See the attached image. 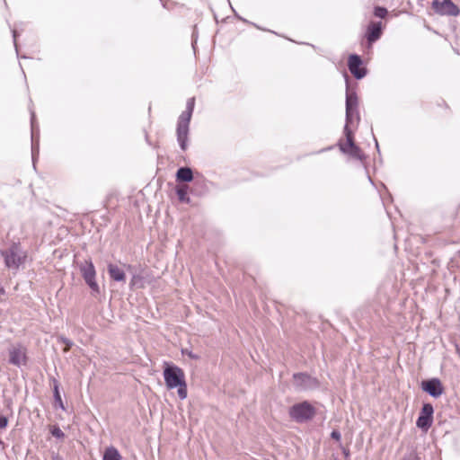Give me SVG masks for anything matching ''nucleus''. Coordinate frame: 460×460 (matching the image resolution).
<instances>
[{
    "mask_svg": "<svg viewBox=\"0 0 460 460\" xmlns=\"http://www.w3.org/2000/svg\"><path fill=\"white\" fill-rule=\"evenodd\" d=\"M54 399L56 406L65 410V406L58 389V383L57 381H54Z\"/></svg>",
    "mask_w": 460,
    "mask_h": 460,
    "instance_id": "19",
    "label": "nucleus"
},
{
    "mask_svg": "<svg viewBox=\"0 0 460 460\" xmlns=\"http://www.w3.org/2000/svg\"><path fill=\"white\" fill-rule=\"evenodd\" d=\"M141 280V277L138 276V275H133L132 279H131V282L130 284L132 286H136L138 284V282Z\"/></svg>",
    "mask_w": 460,
    "mask_h": 460,
    "instance_id": "25",
    "label": "nucleus"
},
{
    "mask_svg": "<svg viewBox=\"0 0 460 460\" xmlns=\"http://www.w3.org/2000/svg\"><path fill=\"white\" fill-rule=\"evenodd\" d=\"M360 120L358 113V99L357 93L347 87L346 90V123L344 137L339 140L340 150L351 158L362 161L365 157L362 150L355 144L354 130Z\"/></svg>",
    "mask_w": 460,
    "mask_h": 460,
    "instance_id": "1",
    "label": "nucleus"
},
{
    "mask_svg": "<svg viewBox=\"0 0 460 460\" xmlns=\"http://www.w3.org/2000/svg\"><path fill=\"white\" fill-rule=\"evenodd\" d=\"M402 460H420V459L414 452H411V453L405 455Z\"/></svg>",
    "mask_w": 460,
    "mask_h": 460,
    "instance_id": "22",
    "label": "nucleus"
},
{
    "mask_svg": "<svg viewBox=\"0 0 460 460\" xmlns=\"http://www.w3.org/2000/svg\"><path fill=\"white\" fill-rule=\"evenodd\" d=\"M344 454H345L346 456H349V452L346 449H344Z\"/></svg>",
    "mask_w": 460,
    "mask_h": 460,
    "instance_id": "29",
    "label": "nucleus"
},
{
    "mask_svg": "<svg viewBox=\"0 0 460 460\" xmlns=\"http://www.w3.org/2000/svg\"><path fill=\"white\" fill-rule=\"evenodd\" d=\"M182 354L187 355L188 357H190V358H192V359H198V358H199V356H198V355H196V354L192 353V351L188 350L187 349H182Z\"/></svg>",
    "mask_w": 460,
    "mask_h": 460,
    "instance_id": "23",
    "label": "nucleus"
},
{
    "mask_svg": "<svg viewBox=\"0 0 460 460\" xmlns=\"http://www.w3.org/2000/svg\"><path fill=\"white\" fill-rule=\"evenodd\" d=\"M8 420L4 416H0V429H4L7 426Z\"/></svg>",
    "mask_w": 460,
    "mask_h": 460,
    "instance_id": "24",
    "label": "nucleus"
},
{
    "mask_svg": "<svg viewBox=\"0 0 460 460\" xmlns=\"http://www.w3.org/2000/svg\"><path fill=\"white\" fill-rule=\"evenodd\" d=\"M50 433L53 437L57 438H63L65 437L64 432L60 429L58 426H53L50 429Z\"/></svg>",
    "mask_w": 460,
    "mask_h": 460,
    "instance_id": "20",
    "label": "nucleus"
},
{
    "mask_svg": "<svg viewBox=\"0 0 460 460\" xmlns=\"http://www.w3.org/2000/svg\"><path fill=\"white\" fill-rule=\"evenodd\" d=\"M31 156L33 164H35V159L36 155L39 154V128L36 126V119H35V113L33 111H31Z\"/></svg>",
    "mask_w": 460,
    "mask_h": 460,
    "instance_id": "12",
    "label": "nucleus"
},
{
    "mask_svg": "<svg viewBox=\"0 0 460 460\" xmlns=\"http://www.w3.org/2000/svg\"><path fill=\"white\" fill-rule=\"evenodd\" d=\"M420 387L434 398H438L444 392L443 385L438 378L424 380L421 382Z\"/></svg>",
    "mask_w": 460,
    "mask_h": 460,
    "instance_id": "10",
    "label": "nucleus"
},
{
    "mask_svg": "<svg viewBox=\"0 0 460 460\" xmlns=\"http://www.w3.org/2000/svg\"><path fill=\"white\" fill-rule=\"evenodd\" d=\"M331 437H332L333 439H335V440L339 441V440L341 439V436L340 431H338V430H333V431L332 432V434H331Z\"/></svg>",
    "mask_w": 460,
    "mask_h": 460,
    "instance_id": "26",
    "label": "nucleus"
},
{
    "mask_svg": "<svg viewBox=\"0 0 460 460\" xmlns=\"http://www.w3.org/2000/svg\"><path fill=\"white\" fill-rule=\"evenodd\" d=\"M9 363L21 367L26 363V349L21 344L12 345L9 349Z\"/></svg>",
    "mask_w": 460,
    "mask_h": 460,
    "instance_id": "9",
    "label": "nucleus"
},
{
    "mask_svg": "<svg viewBox=\"0 0 460 460\" xmlns=\"http://www.w3.org/2000/svg\"><path fill=\"white\" fill-rule=\"evenodd\" d=\"M176 179L179 181L190 182L193 179V172L190 167H181L176 172Z\"/></svg>",
    "mask_w": 460,
    "mask_h": 460,
    "instance_id": "16",
    "label": "nucleus"
},
{
    "mask_svg": "<svg viewBox=\"0 0 460 460\" xmlns=\"http://www.w3.org/2000/svg\"><path fill=\"white\" fill-rule=\"evenodd\" d=\"M374 14L379 18H385L387 14V10L381 6L375 7Z\"/></svg>",
    "mask_w": 460,
    "mask_h": 460,
    "instance_id": "21",
    "label": "nucleus"
},
{
    "mask_svg": "<svg viewBox=\"0 0 460 460\" xmlns=\"http://www.w3.org/2000/svg\"><path fill=\"white\" fill-rule=\"evenodd\" d=\"M314 407L307 402L294 404L289 409V416L296 422H305L314 417Z\"/></svg>",
    "mask_w": 460,
    "mask_h": 460,
    "instance_id": "5",
    "label": "nucleus"
},
{
    "mask_svg": "<svg viewBox=\"0 0 460 460\" xmlns=\"http://www.w3.org/2000/svg\"><path fill=\"white\" fill-rule=\"evenodd\" d=\"M362 60L359 56L356 54H352L349 57L348 60V67L349 72L357 78H363L367 71L364 67H361Z\"/></svg>",
    "mask_w": 460,
    "mask_h": 460,
    "instance_id": "11",
    "label": "nucleus"
},
{
    "mask_svg": "<svg viewBox=\"0 0 460 460\" xmlns=\"http://www.w3.org/2000/svg\"><path fill=\"white\" fill-rule=\"evenodd\" d=\"M13 37L14 46L17 49V45H16L17 31L15 29L13 30Z\"/></svg>",
    "mask_w": 460,
    "mask_h": 460,
    "instance_id": "28",
    "label": "nucleus"
},
{
    "mask_svg": "<svg viewBox=\"0 0 460 460\" xmlns=\"http://www.w3.org/2000/svg\"><path fill=\"white\" fill-rule=\"evenodd\" d=\"M432 7L441 15L457 16L460 13L459 8L451 0H434Z\"/></svg>",
    "mask_w": 460,
    "mask_h": 460,
    "instance_id": "7",
    "label": "nucleus"
},
{
    "mask_svg": "<svg viewBox=\"0 0 460 460\" xmlns=\"http://www.w3.org/2000/svg\"><path fill=\"white\" fill-rule=\"evenodd\" d=\"M163 375L167 388H178L177 393L180 399H186L188 393L184 371L176 365L167 364Z\"/></svg>",
    "mask_w": 460,
    "mask_h": 460,
    "instance_id": "2",
    "label": "nucleus"
},
{
    "mask_svg": "<svg viewBox=\"0 0 460 460\" xmlns=\"http://www.w3.org/2000/svg\"><path fill=\"white\" fill-rule=\"evenodd\" d=\"M4 265L13 272H17L22 265L25 263L27 252L21 247L20 243H13L8 248L0 252Z\"/></svg>",
    "mask_w": 460,
    "mask_h": 460,
    "instance_id": "4",
    "label": "nucleus"
},
{
    "mask_svg": "<svg viewBox=\"0 0 460 460\" xmlns=\"http://www.w3.org/2000/svg\"><path fill=\"white\" fill-rule=\"evenodd\" d=\"M176 193L181 202L190 203V199L188 196V186L181 185L176 188Z\"/></svg>",
    "mask_w": 460,
    "mask_h": 460,
    "instance_id": "18",
    "label": "nucleus"
},
{
    "mask_svg": "<svg viewBox=\"0 0 460 460\" xmlns=\"http://www.w3.org/2000/svg\"><path fill=\"white\" fill-rule=\"evenodd\" d=\"M376 148H378V143L376 141Z\"/></svg>",
    "mask_w": 460,
    "mask_h": 460,
    "instance_id": "30",
    "label": "nucleus"
},
{
    "mask_svg": "<svg viewBox=\"0 0 460 460\" xmlns=\"http://www.w3.org/2000/svg\"><path fill=\"white\" fill-rule=\"evenodd\" d=\"M108 273L110 278L117 282H124L126 279L125 272L118 265L113 263L108 264Z\"/></svg>",
    "mask_w": 460,
    "mask_h": 460,
    "instance_id": "15",
    "label": "nucleus"
},
{
    "mask_svg": "<svg viewBox=\"0 0 460 460\" xmlns=\"http://www.w3.org/2000/svg\"><path fill=\"white\" fill-rule=\"evenodd\" d=\"M195 99L190 98L186 103V110L179 116L176 128L177 141L182 151L188 147V136L190 122L193 113Z\"/></svg>",
    "mask_w": 460,
    "mask_h": 460,
    "instance_id": "3",
    "label": "nucleus"
},
{
    "mask_svg": "<svg viewBox=\"0 0 460 460\" xmlns=\"http://www.w3.org/2000/svg\"><path fill=\"white\" fill-rule=\"evenodd\" d=\"M80 270L84 281L92 289V292L98 294L100 292V288L95 280L96 271L93 262L91 261H86L84 265L80 266Z\"/></svg>",
    "mask_w": 460,
    "mask_h": 460,
    "instance_id": "6",
    "label": "nucleus"
},
{
    "mask_svg": "<svg viewBox=\"0 0 460 460\" xmlns=\"http://www.w3.org/2000/svg\"><path fill=\"white\" fill-rule=\"evenodd\" d=\"M433 413L434 409L432 404L424 403L416 421L417 427L427 431L433 423Z\"/></svg>",
    "mask_w": 460,
    "mask_h": 460,
    "instance_id": "8",
    "label": "nucleus"
},
{
    "mask_svg": "<svg viewBox=\"0 0 460 460\" xmlns=\"http://www.w3.org/2000/svg\"><path fill=\"white\" fill-rule=\"evenodd\" d=\"M63 342L66 343V349H65L66 351L72 346V342L70 341H68L67 339H62Z\"/></svg>",
    "mask_w": 460,
    "mask_h": 460,
    "instance_id": "27",
    "label": "nucleus"
},
{
    "mask_svg": "<svg viewBox=\"0 0 460 460\" xmlns=\"http://www.w3.org/2000/svg\"><path fill=\"white\" fill-rule=\"evenodd\" d=\"M312 384V378L304 373L295 374L293 376V385L296 390L307 389Z\"/></svg>",
    "mask_w": 460,
    "mask_h": 460,
    "instance_id": "13",
    "label": "nucleus"
},
{
    "mask_svg": "<svg viewBox=\"0 0 460 460\" xmlns=\"http://www.w3.org/2000/svg\"><path fill=\"white\" fill-rule=\"evenodd\" d=\"M102 460H121V456L117 448L109 447L104 451Z\"/></svg>",
    "mask_w": 460,
    "mask_h": 460,
    "instance_id": "17",
    "label": "nucleus"
},
{
    "mask_svg": "<svg viewBox=\"0 0 460 460\" xmlns=\"http://www.w3.org/2000/svg\"><path fill=\"white\" fill-rule=\"evenodd\" d=\"M382 34V26L381 22H374L371 23L367 31V41L371 44L376 41Z\"/></svg>",
    "mask_w": 460,
    "mask_h": 460,
    "instance_id": "14",
    "label": "nucleus"
}]
</instances>
